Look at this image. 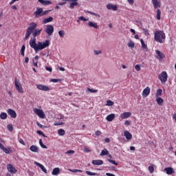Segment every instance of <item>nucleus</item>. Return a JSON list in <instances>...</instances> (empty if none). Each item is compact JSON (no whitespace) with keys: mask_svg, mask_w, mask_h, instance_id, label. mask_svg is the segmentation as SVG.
Instances as JSON below:
<instances>
[{"mask_svg":"<svg viewBox=\"0 0 176 176\" xmlns=\"http://www.w3.org/2000/svg\"><path fill=\"white\" fill-rule=\"evenodd\" d=\"M30 46L32 49H34L36 53H38V50H43L46 47L50 46V41L46 40L44 43L38 42L36 44V38H31L30 41Z\"/></svg>","mask_w":176,"mask_h":176,"instance_id":"1","label":"nucleus"},{"mask_svg":"<svg viewBox=\"0 0 176 176\" xmlns=\"http://www.w3.org/2000/svg\"><path fill=\"white\" fill-rule=\"evenodd\" d=\"M154 40L159 43H164L166 41V34L163 31L157 30L154 33Z\"/></svg>","mask_w":176,"mask_h":176,"instance_id":"2","label":"nucleus"},{"mask_svg":"<svg viewBox=\"0 0 176 176\" xmlns=\"http://www.w3.org/2000/svg\"><path fill=\"white\" fill-rule=\"evenodd\" d=\"M37 24L34 22L30 24V26L26 30V34L25 38H23V41H27V39L30 38V36L34 32V30H35Z\"/></svg>","mask_w":176,"mask_h":176,"instance_id":"3","label":"nucleus"},{"mask_svg":"<svg viewBox=\"0 0 176 176\" xmlns=\"http://www.w3.org/2000/svg\"><path fill=\"white\" fill-rule=\"evenodd\" d=\"M158 78L162 83H166V82H167V78H168V76L167 75V72H162V74L159 75Z\"/></svg>","mask_w":176,"mask_h":176,"instance_id":"4","label":"nucleus"},{"mask_svg":"<svg viewBox=\"0 0 176 176\" xmlns=\"http://www.w3.org/2000/svg\"><path fill=\"white\" fill-rule=\"evenodd\" d=\"M34 113H36V115H38L39 116V118H41V119H45V118H46L45 113L41 109H34Z\"/></svg>","mask_w":176,"mask_h":176,"instance_id":"5","label":"nucleus"},{"mask_svg":"<svg viewBox=\"0 0 176 176\" xmlns=\"http://www.w3.org/2000/svg\"><path fill=\"white\" fill-rule=\"evenodd\" d=\"M14 82H15V87L17 91H19V93H24V91L23 90V87L21 86V84L19 82V81H17L16 78H15Z\"/></svg>","mask_w":176,"mask_h":176,"instance_id":"6","label":"nucleus"},{"mask_svg":"<svg viewBox=\"0 0 176 176\" xmlns=\"http://www.w3.org/2000/svg\"><path fill=\"white\" fill-rule=\"evenodd\" d=\"M45 32L50 36L54 32V28L52 25H48L45 29Z\"/></svg>","mask_w":176,"mask_h":176,"instance_id":"7","label":"nucleus"},{"mask_svg":"<svg viewBox=\"0 0 176 176\" xmlns=\"http://www.w3.org/2000/svg\"><path fill=\"white\" fill-rule=\"evenodd\" d=\"M43 10V8H36V10L34 12V14L35 15L36 19H38V17H42Z\"/></svg>","mask_w":176,"mask_h":176,"instance_id":"8","label":"nucleus"},{"mask_svg":"<svg viewBox=\"0 0 176 176\" xmlns=\"http://www.w3.org/2000/svg\"><path fill=\"white\" fill-rule=\"evenodd\" d=\"M7 112L8 113V115H10V116L11 118H12V119H16V118H17V113H16V111L12 109H8L7 110Z\"/></svg>","mask_w":176,"mask_h":176,"instance_id":"9","label":"nucleus"},{"mask_svg":"<svg viewBox=\"0 0 176 176\" xmlns=\"http://www.w3.org/2000/svg\"><path fill=\"white\" fill-rule=\"evenodd\" d=\"M63 1H67V2H72L70 3L69 8L74 9L75 6H78L79 5V3H78V0H63Z\"/></svg>","mask_w":176,"mask_h":176,"instance_id":"10","label":"nucleus"},{"mask_svg":"<svg viewBox=\"0 0 176 176\" xmlns=\"http://www.w3.org/2000/svg\"><path fill=\"white\" fill-rule=\"evenodd\" d=\"M36 87L38 90H42L43 91H49V90H50V88L45 85H37Z\"/></svg>","mask_w":176,"mask_h":176,"instance_id":"11","label":"nucleus"},{"mask_svg":"<svg viewBox=\"0 0 176 176\" xmlns=\"http://www.w3.org/2000/svg\"><path fill=\"white\" fill-rule=\"evenodd\" d=\"M41 32H42V29L38 30L35 29L34 31H33L32 39H36L35 37L38 36V35H41Z\"/></svg>","mask_w":176,"mask_h":176,"instance_id":"12","label":"nucleus"},{"mask_svg":"<svg viewBox=\"0 0 176 176\" xmlns=\"http://www.w3.org/2000/svg\"><path fill=\"white\" fill-rule=\"evenodd\" d=\"M8 170L10 173H12V174H16V173H17L16 168L14 167L13 165L12 164L8 165Z\"/></svg>","mask_w":176,"mask_h":176,"instance_id":"13","label":"nucleus"},{"mask_svg":"<svg viewBox=\"0 0 176 176\" xmlns=\"http://www.w3.org/2000/svg\"><path fill=\"white\" fill-rule=\"evenodd\" d=\"M151 93V88L149 87H146L142 92L143 97H148V94Z\"/></svg>","mask_w":176,"mask_h":176,"instance_id":"14","label":"nucleus"},{"mask_svg":"<svg viewBox=\"0 0 176 176\" xmlns=\"http://www.w3.org/2000/svg\"><path fill=\"white\" fill-rule=\"evenodd\" d=\"M107 8L109 10H118V6L116 5H113L112 3H109L107 5Z\"/></svg>","mask_w":176,"mask_h":176,"instance_id":"15","label":"nucleus"},{"mask_svg":"<svg viewBox=\"0 0 176 176\" xmlns=\"http://www.w3.org/2000/svg\"><path fill=\"white\" fill-rule=\"evenodd\" d=\"M34 164H36V166H38V167L41 168L43 173H45V174L47 173V170H46V168H45V166L42 165V164H39V162H34Z\"/></svg>","mask_w":176,"mask_h":176,"instance_id":"16","label":"nucleus"},{"mask_svg":"<svg viewBox=\"0 0 176 176\" xmlns=\"http://www.w3.org/2000/svg\"><path fill=\"white\" fill-rule=\"evenodd\" d=\"M38 1L41 3V5H43V6H47V5H52V1L50 0H38Z\"/></svg>","mask_w":176,"mask_h":176,"instance_id":"17","label":"nucleus"},{"mask_svg":"<svg viewBox=\"0 0 176 176\" xmlns=\"http://www.w3.org/2000/svg\"><path fill=\"white\" fill-rule=\"evenodd\" d=\"M124 135L126 138V139L128 140V141H130V140L133 138V135H131V133L129 132V131H125L124 132Z\"/></svg>","mask_w":176,"mask_h":176,"instance_id":"18","label":"nucleus"},{"mask_svg":"<svg viewBox=\"0 0 176 176\" xmlns=\"http://www.w3.org/2000/svg\"><path fill=\"white\" fill-rule=\"evenodd\" d=\"M92 164L94 166H101L104 164V162L101 160H96L92 161Z\"/></svg>","mask_w":176,"mask_h":176,"instance_id":"19","label":"nucleus"},{"mask_svg":"<svg viewBox=\"0 0 176 176\" xmlns=\"http://www.w3.org/2000/svg\"><path fill=\"white\" fill-rule=\"evenodd\" d=\"M30 149L32 152H34V153H38V152H39V147L36 146V145H32L30 147Z\"/></svg>","mask_w":176,"mask_h":176,"instance_id":"20","label":"nucleus"},{"mask_svg":"<svg viewBox=\"0 0 176 176\" xmlns=\"http://www.w3.org/2000/svg\"><path fill=\"white\" fill-rule=\"evenodd\" d=\"M131 116V112H124L120 115V118L122 119H127V118H130Z\"/></svg>","mask_w":176,"mask_h":176,"instance_id":"21","label":"nucleus"},{"mask_svg":"<svg viewBox=\"0 0 176 176\" xmlns=\"http://www.w3.org/2000/svg\"><path fill=\"white\" fill-rule=\"evenodd\" d=\"M164 171H166V174H168V175H171V174H174V169L171 167L165 168Z\"/></svg>","mask_w":176,"mask_h":176,"instance_id":"22","label":"nucleus"},{"mask_svg":"<svg viewBox=\"0 0 176 176\" xmlns=\"http://www.w3.org/2000/svg\"><path fill=\"white\" fill-rule=\"evenodd\" d=\"M152 3L153 5L154 9L160 8V2H159L157 0H152Z\"/></svg>","mask_w":176,"mask_h":176,"instance_id":"23","label":"nucleus"},{"mask_svg":"<svg viewBox=\"0 0 176 176\" xmlns=\"http://www.w3.org/2000/svg\"><path fill=\"white\" fill-rule=\"evenodd\" d=\"M87 25H89V27H91L92 28H95L96 30H98V25H97V23L91 21H89L87 23Z\"/></svg>","mask_w":176,"mask_h":176,"instance_id":"24","label":"nucleus"},{"mask_svg":"<svg viewBox=\"0 0 176 176\" xmlns=\"http://www.w3.org/2000/svg\"><path fill=\"white\" fill-rule=\"evenodd\" d=\"M113 119H115V114L114 113L109 114L106 118V120L107 122H112V120H113Z\"/></svg>","mask_w":176,"mask_h":176,"instance_id":"25","label":"nucleus"},{"mask_svg":"<svg viewBox=\"0 0 176 176\" xmlns=\"http://www.w3.org/2000/svg\"><path fill=\"white\" fill-rule=\"evenodd\" d=\"M155 52L157 53V56H160V60H163V58H166V55L163 54L162 52L159 50H155Z\"/></svg>","mask_w":176,"mask_h":176,"instance_id":"26","label":"nucleus"},{"mask_svg":"<svg viewBox=\"0 0 176 176\" xmlns=\"http://www.w3.org/2000/svg\"><path fill=\"white\" fill-rule=\"evenodd\" d=\"M108 155H109V151H108V150H107V148H104L101 151L100 156H108Z\"/></svg>","mask_w":176,"mask_h":176,"instance_id":"27","label":"nucleus"},{"mask_svg":"<svg viewBox=\"0 0 176 176\" xmlns=\"http://www.w3.org/2000/svg\"><path fill=\"white\" fill-rule=\"evenodd\" d=\"M60 174V168H55L52 170V175H58Z\"/></svg>","mask_w":176,"mask_h":176,"instance_id":"28","label":"nucleus"},{"mask_svg":"<svg viewBox=\"0 0 176 176\" xmlns=\"http://www.w3.org/2000/svg\"><path fill=\"white\" fill-rule=\"evenodd\" d=\"M53 20V17L50 16L49 18L45 19L43 21V24H47V23H50Z\"/></svg>","mask_w":176,"mask_h":176,"instance_id":"29","label":"nucleus"},{"mask_svg":"<svg viewBox=\"0 0 176 176\" xmlns=\"http://www.w3.org/2000/svg\"><path fill=\"white\" fill-rule=\"evenodd\" d=\"M0 119H2L3 120H5V119H8V114L5 112L1 113L0 114Z\"/></svg>","mask_w":176,"mask_h":176,"instance_id":"30","label":"nucleus"},{"mask_svg":"<svg viewBox=\"0 0 176 176\" xmlns=\"http://www.w3.org/2000/svg\"><path fill=\"white\" fill-rule=\"evenodd\" d=\"M156 101H157V104H158V105H162V104L164 102L163 98H157Z\"/></svg>","mask_w":176,"mask_h":176,"instance_id":"31","label":"nucleus"},{"mask_svg":"<svg viewBox=\"0 0 176 176\" xmlns=\"http://www.w3.org/2000/svg\"><path fill=\"white\" fill-rule=\"evenodd\" d=\"M89 93H97V91H98V90H97V89H90V88H89V87H87V91H86V92H87V93H89Z\"/></svg>","mask_w":176,"mask_h":176,"instance_id":"32","label":"nucleus"},{"mask_svg":"<svg viewBox=\"0 0 176 176\" xmlns=\"http://www.w3.org/2000/svg\"><path fill=\"white\" fill-rule=\"evenodd\" d=\"M58 135L61 136L65 135V131L64 129H60L58 131Z\"/></svg>","mask_w":176,"mask_h":176,"instance_id":"33","label":"nucleus"},{"mask_svg":"<svg viewBox=\"0 0 176 176\" xmlns=\"http://www.w3.org/2000/svg\"><path fill=\"white\" fill-rule=\"evenodd\" d=\"M161 14H162V11H160V9H157V16H156L157 20H160Z\"/></svg>","mask_w":176,"mask_h":176,"instance_id":"34","label":"nucleus"},{"mask_svg":"<svg viewBox=\"0 0 176 176\" xmlns=\"http://www.w3.org/2000/svg\"><path fill=\"white\" fill-rule=\"evenodd\" d=\"M127 46L131 47V49H133L135 46V44L134 43V42H133L132 41H130L128 44H127Z\"/></svg>","mask_w":176,"mask_h":176,"instance_id":"35","label":"nucleus"},{"mask_svg":"<svg viewBox=\"0 0 176 176\" xmlns=\"http://www.w3.org/2000/svg\"><path fill=\"white\" fill-rule=\"evenodd\" d=\"M107 162H109V163H111V164H114V166H119V164L116 162V161L115 160H112L111 159H107Z\"/></svg>","mask_w":176,"mask_h":176,"instance_id":"36","label":"nucleus"},{"mask_svg":"<svg viewBox=\"0 0 176 176\" xmlns=\"http://www.w3.org/2000/svg\"><path fill=\"white\" fill-rule=\"evenodd\" d=\"M39 144L41 148H43V149H47V146L45 144H43V142H42V139L39 140Z\"/></svg>","mask_w":176,"mask_h":176,"instance_id":"37","label":"nucleus"},{"mask_svg":"<svg viewBox=\"0 0 176 176\" xmlns=\"http://www.w3.org/2000/svg\"><path fill=\"white\" fill-rule=\"evenodd\" d=\"M140 42L142 43V49H148V47L146 46V44L144 42V40L142 38L140 39Z\"/></svg>","mask_w":176,"mask_h":176,"instance_id":"38","label":"nucleus"},{"mask_svg":"<svg viewBox=\"0 0 176 176\" xmlns=\"http://www.w3.org/2000/svg\"><path fill=\"white\" fill-rule=\"evenodd\" d=\"M24 52H25V45H22L21 49V56H23V57H24Z\"/></svg>","mask_w":176,"mask_h":176,"instance_id":"39","label":"nucleus"},{"mask_svg":"<svg viewBox=\"0 0 176 176\" xmlns=\"http://www.w3.org/2000/svg\"><path fill=\"white\" fill-rule=\"evenodd\" d=\"M58 35L60 38H63L64 35H65V32L64 30H60L58 32Z\"/></svg>","mask_w":176,"mask_h":176,"instance_id":"40","label":"nucleus"},{"mask_svg":"<svg viewBox=\"0 0 176 176\" xmlns=\"http://www.w3.org/2000/svg\"><path fill=\"white\" fill-rule=\"evenodd\" d=\"M113 102L112 100H108L107 101V104L106 105H107V107H112V105H113Z\"/></svg>","mask_w":176,"mask_h":176,"instance_id":"41","label":"nucleus"},{"mask_svg":"<svg viewBox=\"0 0 176 176\" xmlns=\"http://www.w3.org/2000/svg\"><path fill=\"white\" fill-rule=\"evenodd\" d=\"M148 170L150 174H153V173L155 171V168H153V166H148Z\"/></svg>","mask_w":176,"mask_h":176,"instance_id":"42","label":"nucleus"},{"mask_svg":"<svg viewBox=\"0 0 176 176\" xmlns=\"http://www.w3.org/2000/svg\"><path fill=\"white\" fill-rule=\"evenodd\" d=\"M85 173H86V174H87V175H98V173H92V172H90L89 170H87Z\"/></svg>","mask_w":176,"mask_h":176,"instance_id":"43","label":"nucleus"},{"mask_svg":"<svg viewBox=\"0 0 176 176\" xmlns=\"http://www.w3.org/2000/svg\"><path fill=\"white\" fill-rule=\"evenodd\" d=\"M37 126L40 127V129H47V126L42 125V124L39 123L38 122H36Z\"/></svg>","mask_w":176,"mask_h":176,"instance_id":"44","label":"nucleus"},{"mask_svg":"<svg viewBox=\"0 0 176 176\" xmlns=\"http://www.w3.org/2000/svg\"><path fill=\"white\" fill-rule=\"evenodd\" d=\"M51 81L53 82V83H57L58 82H61V79L52 78L51 79Z\"/></svg>","mask_w":176,"mask_h":176,"instance_id":"45","label":"nucleus"},{"mask_svg":"<svg viewBox=\"0 0 176 176\" xmlns=\"http://www.w3.org/2000/svg\"><path fill=\"white\" fill-rule=\"evenodd\" d=\"M7 127L9 131H13V124H10Z\"/></svg>","mask_w":176,"mask_h":176,"instance_id":"46","label":"nucleus"},{"mask_svg":"<svg viewBox=\"0 0 176 176\" xmlns=\"http://www.w3.org/2000/svg\"><path fill=\"white\" fill-rule=\"evenodd\" d=\"M94 53L96 56H98V54H102V52L101 50H94Z\"/></svg>","mask_w":176,"mask_h":176,"instance_id":"47","label":"nucleus"},{"mask_svg":"<svg viewBox=\"0 0 176 176\" xmlns=\"http://www.w3.org/2000/svg\"><path fill=\"white\" fill-rule=\"evenodd\" d=\"M163 93V90L162 89H157V94L156 95L157 96H162V94Z\"/></svg>","mask_w":176,"mask_h":176,"instance_id":"48","label":"nucleus"},{"mask_svg":"<svg viewBox=\"0 0 176 176\" xmlns=\"http://www.w3.org/2000/svg\"><path fill=\"white\" fill-rule=\"evenodd\" d=\"M87 13H89V14H92V16H96V17H100V15L98 14H96L93 12L87 11Z\"/></svg>","mask_w":176,"mask_h":176,"instance_id":"49","label":"nucleus"},{"mask_svg":"<svg viewBox=\"0 0 176 176\" xmlns=\"http://www.w3.org/2000/svg\"><path fill=\"white\" fill-rule=\"evenodd\" d=\"M50 12H52V10H45L43 11V16H46V14H47V13H50Z\"/></svg>","mask_w":176,"mask_h":176,"instance_id":"50","label":"nucleus"},{"mask_svg":"<svg viewBox=\"0 0 176 176\" xmlns=\"http://www.w3.org/2000/svg\"><path fill=\"white\" fill-rule=\"evenodd\" d=\"M79 20H80L81 21H89V19H86L85 18V16H80Z\"/></svg>","mask_w":176,"mask_h":176,"instance_id":"51","label":"nucleus"},{"mask_svg":"<svg viewBox=\"0 0 176 176\" xmlns=\"http://www.w3.org/2000/svg\"><path fill=\"white\" fill-rule=\"evenodd\" d=\"M143 32L144 34V35H149V30H146L145 28H143Z\"/></svg>","mask_w":176,"mask_h":176,"instance_id":"52","label":"nucleus"},{"mask_svg":"<svg viewBox=\"0 0 176 176\" xmlns=\"http://www.w3.org/2000/svg\"><path fill=\"white\" fill-rule=\"evenodd\" d=\"M66 153H67V155H74V153H75V151L73 150H69V151H67Z\"/></svg>","mask_w":176,"mask_h":176,"instance_id":"53","label":"nucleus"},{"mask_svg":"<svg viewBox=\"0 0 176 176\" xmlns=\"http://www.w3.org/2000/svg\"><path fill=\"white\" fill-rule=\"evenodd\" d=\"M67 2H68V1H64V0H63V2L59 3L58 5H59L60 6H64V5H65V3H67Z\"/></svg>","mask_w":176,"mask_h":176,"instance_id":"54","label":"nucleus"},{"mask_svg":"<svg viewBox=\"0 0 176 176\" xmlns=\"http://www.w3.org/2000/svg\"><path fill=\"white\" fill-rule=\"evenodd\" d=\"M135 69L136 71H141V66H140V65H136L135 67Z\"/></svg>","mask_w":176,"mask_h":176,"instance_id":"55","label":"nucleus"},{"mask_svg":"<svg viewBox=\"0 0 176 176\" xmlns=\"http://www.w3.org/2000/svg\"><path fill=\"white\" fill-rule=\"evenodd\" d=\"M71 171L72 173H82L81 170H78V169H73Z\"/></svg>","mask_w":176,"mask_h":176,"instance_id":"56","label":"nucleus"},{"mask_svg":"<svg viewBox=\"0 0 176 176\" xmlns=\"http://www.w3.org/2000/svg\"><path fill=\"white\" fill-rule=\"evenodd\" d=\"M64 124V122H55L54 126H63Z\"/></svg>","mask_w":176,"mask_h":176,"instance_id":"57","label":"nucleus"},{"mask_svg":"<svg viewBox=\"0 0 176 176\" xmlns=\"http://www.w3.org/2000/svg\"><path fill=\"white\" fill-rule=\"evenodd\" d=\"M45 69H46V71H48L49 72H52V71H53L52 67H49L47 66L45 67Z\"/></svg>","mask_w":176,"mask_h":176,"instance_id":"58","label":"nucleus"},{"mask_svg":"<svg viewBox=\"0 0 176 176\" xmlns=\"http://www.w3.org/2000/svg\"><path fill=\"white\" fill-rule=\"evenodd\" d=\"M19 142L22 145H25V142H24V140L23 139H19Z\"/></svg>","mask_w":176,"mask_h":176,"instance_id":"59","label":"nucleus"},{"mask_svg":"<svg viewBox=\"0 0 176 176\" xmlns=\"http://www.w3.org/2000/svg\"><path fill=\"white\" fill-rule=\"evenodd\" d=\"M124 124L125 126H130L131 124V122L129 120H126Z\"/></svg>","mask_w":176,"mask_h":176,"instance_id":"60","label":"nucleus"},{"mask_svg":"<svg viewBox=\"0 0 176 176\" xmlns=\"http://www.w3.org/2000/svg\"><path fill=\"white\" fill-rule=\"evenodd\" d=\"M3 152H5L7 155H9V150L4 147V149L3 150Z\"/></svg>","mask_w":176,"mask_h":176,"instance_id":"61","label":"nucleus"},{"mask_svg":"<svg viewBox=\"0 0 176 176\" xmlns=\"http://www.w3.org/2000/svg\"><path fill=\"white\" fill-rule=\"evenodd\" d=\"M95 134H96V136L101 135V131H96L95 132Z\"/></svg>","mask_w":176,"mask_h":176,"instance_id":"62","label":"nucleus"},{"mask_svg":"<svg viewBox=\"0 0 176 176\" xmlns=\"http://www.w3.org/2000/svg\"><path fill=\"white\" fill-rule=\"evenodd\" d=\"M129 5H134V0H127Z\"/></svg>","mask_w":176,"mask_h":176,"instance_id":"63","label":"nucleus"},{"mask_svg":"<svg viewBox=\"0 0 176 176\" xmlns=\"http://www.w3.org/2000/svg\"><path fill=\"white\" fill-rule=\"evenodd\" d=\"M106 175H107V176H116V175H113L112 173H107Z\"/></svg>","mask_w":176,"mask_h":176,"instance_id":"64","label":"nucleus"}]
</instances>
